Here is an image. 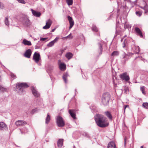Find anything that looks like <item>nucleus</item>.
Returning a JSON list of instances; mask_svg holds the SVG:
<instances>
[{
    "label": "nucleus",
    "instance_id": "19",
    "mask_svg": "<svg viewBox=\"0 0 148 148\" xmlns=\"http://www.w3.org/2000/svg\"><path fill=\"white\" fill-rule=\"evenodd\" d=\"M118 79L116 76H112V83L114 88L117 87V81Z\"/></svg>",
    "mask_w": 148,
    "mask_h": 148
},
{
    "label": "nucleus",
    "instance_id": "44",
    "mask_svg": "<svg viewBox=\"0 0 148 148\" xmlns=\"http://www.w3.org/2000/svg\"><path fill=\"white\" fill-rule=\"evenodd\" d=\"M10 76L14 78V79L16 78V75L13 73H11Z\"/></svg>",
    "mask_w": 148,
    "mask_h": 148
},
{
    "label": "nucleus",
    "instance_id": "41",
    "mask_svg": "<svg viewBox=\"0 0 148 148\" xmlns=\"http://www.w3.org/2000/svg\"><path fill=\"white\" fill-rule=\"evenodd\" d=\"M136 14L138 16H140L142 14V12L140 11H136Z\"/></svg>",
    "mask_w": 148,
    "mask_h": 148
},
{
    "label": "nucleus",
    "instance_id": "5",
    "mask_svg": "<svg viewBox=\"0 0 148 148\" xmlns=\"http://www.w3.org/2000/svg\"><path fill=\"white\" fill-rule=\"evenodd\" d=\"M56 123L58 127H63L64 126L65 122L63 118L60 116H57L56 119Z\"/></svg>",
    "mask_w": 148,
    "mask_h": 148
},
{
    "label": "nucleus",
    "instance_id": "30",
    "mask_svg": "<svg viewBox=\"0 0 148 148\" xmlns=\"http://www.w3.org/2000/svg\"><path fill=\"white\" fill-rule=\"evenodd\" d=\"M91 29L92 31L96 32H98L99 31L98 28L97 27L96 25L94 24H93L91 27Z\"/></svg>",
    "mask_w": 148,
    "mask_h": 148
},
{
    "label": "nucleus",
    "instance_id": "39",
    "mask_svg": "<svg viewBox=\"0 0 148 148\" xmlns=\"http://www.w3.org/2000/svg\"><path fill=\"white\" fill-rule=\"evenodd\" d=\"M143 106L145 108L148 109V103H144L143 104Z\"/></svg>",
    "mask_w": 148,
    "mask_h": 148
},
{
    "label": "nucleus",
    "instance_id": "7",
    "mask_svg": "<svg viewBox=\"0 0 148 148\" xmlns=\"http://www.w3.org/2000/svg\"><path fill=\"white\" fill-rule=\"evenodd\" d=\"M131 50L135 54H138L140 51V48L138 46H136L134 45H132L131 46Z\"/></svg>",
    "mask_w": 148,
    "mask_h": 148
},
{
    "label": "nucleus",
    "instance_id": "34",
    "mask_svg": "<svg viewBox=\"0 0 148 148\" xmlns=\"http://www.w3.org/2000/svg\"><path fill=\"white\" fill-rule=\"evenodd\" d=\"M99 49L100 50V52L99 53L100 54H101L103 52V45L101 43H98Z\"/></svg>",
    "mask_w": 148,
    "mask_h": 148
},
{
    "label": "nucleus",
    "instance_id": "35",
    "mask_svg": "<svg viewBox=\"0 0 148 148\" xmlns=\"http://www.w3.org/2000/svg\"><path fill=\"white\" fill-rule=\"evenodd\" d=\"M66 2L69 5H72L73 3V0H66Z\"/></svg>",
    "mask_w": 148,
    "mask_h": 148
},
{
    "label": "nucleus",
    "instance_id": "57",
    "mask_svg": "<svg viewBox=\"0 0 148 148\" xmlns=\"http://www.w3.org/2000/svg\"><path fill=\"white\" fill-rule=\"evenodd\" d=\"M127 37V35H125L124 36V37L123 38H125L126 37Z\"/></svg>",
    "mask_w": 148,
    "mask_h": 148
},
{
    "label": "nucleus",
    "instance_id": "59",
    "mask_svg": "<svg viewBox=\"0 0 148 148\" xmlns=\"http://www.w3.org/2000/svg\"><path fill=\"white\" fill-rule=\"evenodd\" d=\"M143 146H141L140 148H143Z\"/></svg>",
    "mask_w": 148,
    "mask_h": 148
},
{
    "label": "nucleus",
    "instance_id": "16",
    "mask_svg": "<svg viewBox=\"0 0 148 148\" xmlns=\"http://www.w3.org/2000/svg\"><path fill=\"white\" fill-rule=\"evenodd\" d=\"M67 18L70 24L69 29H70L72 28L74 25V22L72 18L69 16H67Z\"/></svg>",
    "mask_w": 148,
    "mask_h": 148
},
{
    "label": "nucleus",
    "instance_id": "12",
    "mask_svg": "<svg viewBox=\"0 0 148 148\" xmlns=\"http://www.w3.org/2000/svg\"><path fill=\"white\" fill-rule=\"evenodd\" d=\"M136 34L141 38H143V34L140 29L138 27H136L134 28Z\"/></svg>",
    "mask_w": 148,
    "mask_h": 148
},
{
    "label": "nucleus",
    "instance_id": "40",
    "mask_svg": "<svg viewBox=\"0 0 148 148\" xmlns=\"http://www.w3.org/2000/svg\"><path fill=\"white\" fill-rule=\"evenodd\" d=\"M140 90L142 92L143 94H145V88L144 87V86H142L140 87Z\"/></svg>",
    "mask_w": 148,
    "mask_h": 148
},
{
    "label": "nucleus",
    "instance_id": "31",
    "mask_svg": "<svg viewBox=\"0 0 148 148\" xmlns=\"http://www.w3.org/2000/svg\"><path fill=\"white\" fill-rule=\"evenodd\" d=\"M51 116L49 113H48L45 119V123L48 124L51 120Z\"/></svg>",
    "mask_w": 148,
    "mask_h": 148
},
{
    "label": "nucleus",
    "instance_id": "3",
    "mask_svg": "<svg viewBox=\"0 0 148 148\" xmlns=\"http://www.w3.org/2000/svg\"><path fill=\"white\" fill-rule=\"evenodd\" d=\"M29 87V85L26 83L18 82L16 84L14 88L18 93L21 94L23 92L24 89L27 88Z\"/></svg>",
    "mask_w": 148,
    "mask_h": 148
},
{
    "label": "nucleus",
    "instance_id": "25",
    "mask_svg": "<svg viewBox=\"0 0 148 148\" xmlns=\"http://www.w3.org/2000/svg\"><path fill=\"white\" fill-rule=\"evenodd\" d=\"M31 10L34 16L37 17H39L40 16L41 14L40 12L35 11L32 9H31Z\"/></svg>",
    "mask_w": 148,
    "mask_h": 148
},
{
    "label": "nucleus",
    "instance_id": "45",
    "mask_svg": "<svg viewBox=\"0 0 148 148\" xmlns=\"http://www.w3.org/2000/svg\"><path fill=\"white\" fill-rule=\"evenodd\" d=\"M83 135L84 136L87 137V138L89 137V134L87 133L84 132L83 134Z\"/></svg>",
    "mask_w": 148,
    "mask_h": 148
},
{
    "label": "nucleus",
    "instance_id": "28",
    "mask_svg": "<svg viewBox=\"0 0 148 148\" xmlns=\"http://www.w3.org/2000/svg\"><path fill=\"white\" fill-rule=\"evenodd\" d=\"M22 43L25 45L31 46L32 45V43L30 41H28L25 39H24L22 41Z\"/></svg>",
    "mask_w": 148,
    "mask_h": 148
},
{
    "label": "nucleus",
    "instance_id": "53",
    "mask_svg": "<svg viewBox=\"0 0 148 148\" xmlns=\"http://www.w3.org/2000/svg\"><path fill=\"white\" fill-rule=\"evenodd\" d=\"M142 8L144 10H146V7L145 6L143 8Z\"/></svg>",
    "mask_w": 148,
    "mask_h": 148
},
{
    "label": "nucleus",
    "instance_id": "24",
    "mask_svg": "<svg viewBox=\"0 0 148 148\" xmlns=\"http://www.w3.org/2000/svg\"><path fill=\"white\" fill-rule=\"evenodd\" d=\"M108 148H116V146L114 141H110L108 143Z\"/></svg>",
    "mask_w": 148,
    "mask_h": 148
},
{
    "label": "nucleus",
    "instance_id": "10",
    "mask_svg": "<svg viewBox=\"0 0 148 148\" xmlns=\"http://www.w3.org/2000/svg\"><path fill=\"white\" fill-rule=\"evenodd\" d=\"M23 24L25 27H29L31 25L30 20L27 18H25L23 20Z\"/></svg>",
    "mask_w": 148,
    "mask_h": 148
},
{
    "label": "nucleus",
    "instance_id": "60",
    "mask_svg": "<svg viewBox=\"0 0 148 148\" xmlns=\"http://www.w3.org/2000/svg\"><path fill=\"white\" fill-rule=\"evenodd\" d=\"M124 126H125V127H126V125H125V123H124Z\"/></svg>",
    "mask_w": 148,
    "mask_h": 148
},
{
    "label": "nucleus",
    "instance_id": "38",
    "mask_svg": "<svg viewBox=\"0 0 148 148\" xmlns=\"http://www.w3.org/2000/svg\"><path fill=\"white\" fill-rule=\"evenodd\" d=\"M7 90V89L1 86L0 85V91L2 92L6 91Z\"/></svg>",
    "mask_w": 148,
    "mask_h": 148
},
{
    "label": "nucleus",
    "instance_id": "51",
    "mask_svg": "<svg viewBox=\"0 0 148 148\" xmlns=\"http://www.w3.org/2000/svg\"><path fill=\"white\" fill-rule=\"evenodd\" d=\"M71 34H70L69 35H68V36H66V37H64V38H70V36H71Z\"/></svg>",
    "mask_w": 148,
    "mask_h": 148
},
{
    "label": "nucleus",
    "instance_id": "2",
    "mask_svg": "<svg viewBox=\"0 0 148 148\" xmlns=\"http://www.w3.org/2000/svg\"><path fill=\"white\" fill-rule=\"evenodd\" d=\"M111 99V95L109 92L104 93L101 97V103L104 106H108L109 105L110 101Z\"/></svg>",
    "mask_w": 148,
    "mask_h": 148
},
{
    "label": "nucleus",
    "instance_id": "8",
    "mask_svg": "<svg viewBox=\"0 0 148 148\" xmlns=\"http://www.w3.org/2000/svg\"><path fill=\"white\" fill-rule=\"evenodd\" d=\"M40 59V56L39 53H37L36 52L34 53L33 56V59L36 63H38Z\"/></svg>",
    "mask_w": 148,
    "mask_h": 148
},
{
    "label": "nucleus",
    "instance_id": "4",
    "mask_svg": "<svg viewBox=\"0 0 148 148\" xmlns=\"http://www.w3.org/2000/svg\"><path fill=\"white\" fill-rule=\"evenodd\" d=\"M123 24H120L119 21H116V31L114 38H115L118 35H121L122 32L125 30L123 28Z\"/></svg>",
    "mask_w": 148,
    "mask_h": 148
},
{
    "label": "nucleus",
    "instance_id": "52",
    "mask_svg": "<svg viewBox=\"0 0 148 148\" xmlns=\"http://www.w3.org/2000/svg\"><path fill=\"white\" fill-rule=\"evenodd\" d=\"M56 29V28H55L54 29H52L51 30V32H54V31Z\"/></svg>",
    "mask_w": 148,
    "mask_h": 148
},
{
    "label": "nucleus",
    "instance_id": "37",
    "mask_svg": "<svg viewBox=\"0 0 148 148\" xmlns=\"http://www.w3.org/2000/svg\"><path fill=\"white\" fill-rule=\"evenodd\" d=\"M124 90L125 93V94H127L128 93L129 91V87L125 86L124 87Z\"/></svg>",
    "mask_w": 148,
    "mask_h": 148
},
{
    "label": "nucleus",
    "instance_id": "43",
    "mask_svg": "<svg viewBox=\"0 0 148 148\" xmlns=\"http://www.w3.org/2000/svg\"><path fill=\"white\" fill-rule=\"evenodd\" d=\"M66 50V48H64V49H62L60 50V55H61Z\"/></svg>",
    "mask_w": 148,
    "mask_h": 148
},
{
    "label": "nucleus",
    "instance_id": "49",
    "mask_svg": "<svg viewBox=\"0 0 148 148\" xmlns=\"http://www.w3.org/2000/svg\"><path fill=\"white\" fill-rule=\"evenodd\" d=\"M127 107L129 108V106L128 105H124V112L125 111V110L126 108Z\"/></svg>",
    "mask_w": 148,
    "mask_h": 148
},
{
    "label": "nucleus",
    "instance_id": "27",
    "mask_svg": "<svg viewBox=\"0 0 148 148\" xmlns=\"http://www.w3.org/2000/svg\"><path fill=\"white\" fill-rule=\"evenodd\" d=\"M59 67L60 70L64 71L66 69V66L64 63H61L60 64Z\"/></svg>",
    "mask_w": 148,
    "mask_h": 148
},
{
    "label": "nucleus",
    "instance_id": "9",
    "mask_svg": "<svg viewBox=\"0 0 148 148\" xmlns=\"http://www.w3.org/2000/svg\"><path fill=\"white\" fill-rule=\"evenodd\" d=\"M27 124V122L23 120H18L15 122V125L18 127L24 126Z\"/></svg>",
    "mask_w": 148,
    "mask_h": 148
},
{
    "label": "nucleus",
    "instance_id": "26",
    "mask_svg": "<svg viewBox=\"0 0 148 148\" xmlns=\"http://www.w3.org/2000/svg\"><path fill=\"white\" fill-rule=\"evenodd\" d=\"M122 47L123 48H128V39H125L124 40L123 42L122 43Z\"/></svg>",
    "mask_w": 148,
    "mask_h": 148
},
{
    "label": "nucleus",
    "instance_id": "46",
    "mask_svg": "<svg viewBox=\"0 0 148 148\" xmlns=\"http://www.w3.org/2000/svg\"><path fill=\"white\" fill-rule=\"evenodd\" d=\"M4 8V6L3 4L0 2V9H3Z\"/></svg>",
    "mask_w": 148,
    "mask_h": 148
},
{
    "label": "nucleus",
    "instance_id": "18",
    "mask_svg": "<svg viewBox=\"0 0 148 148\" xmlns=\"http://www.w3.org/2000/svg\"><path fill=\"white\" fill-rule=\"evenodd\" d=\"M59 38V37H56L53 40L49 42L47 45V46L50 47L52 46L55 43L58 42Z\"/></svg>",
    "mask_w": 148,
    "mask_h": 148
},
{
    "label": "nucleus",
    "instance_id": "29",
    "mask_svg": "<svg viewBox=\"0 0 148 148\" xmlns=\"http://www.w3.org/2000/svg\"><path fill=\"white\" fill-rule=\"evenodd\" d=\"M7 127V125L3 122H0V130H3Z\"/></svg>",
    "mask_w": 148,
    "mask_h": 148
},
{
    "label": "nucleus",
    "instance_id": "54",
    "mask_svg": "<svg viewBox=\"0 0 148 148\" xmlns=\"http://www.w3.org/2000/svg\"><path fill=\"white\" fill-rule=\"evenodd\" d=\"M124 39V38H122L121 39V42H122L123 40V39Z\"/></svg>",
    "mask_w": 148,
    "mask_h": 148
},
{
    "label": "nucleus",
    "instance_id": "32",
    "mask_svg": "<svg viewBox=\"0 0 148 148\" xmlns=\"http://www.w3.org/2000/svg\"><path fill=\"white\" fill-rule=\"evenodd\" d=\"M73 56L72 53L71 52H68L66 55V57L69 60L72 58Z\"/></svg>",
    "mask_w": 148,
    "mask_h": 148
},
{
    "label": "nucleus",
    "instance_id": "14",
    "mask_svg": "<svg viewBox=\"0 0 148 148\" xmlns=\"http://www.w3.org/2000/svg\"><path fill=\"white\" fill-rule=\"evenodd\" d=\"M52 23V21L50 19H49L46 22L45 25L44 26L43 28L44 29H49L51 27Z\"/></svg>",
    "mask_w": 148,
    "mask_h": 148
},
{
    "label": "nucleus",
    "instance_id": "48",
    "mask_svg": "<svg viewBox=\"0 0 148 148\" xmlns=\"http://www.w3.org/2000/svg\"><path fill=\"white\" fill-rule=\"evenodd\" d=\"M47 38H40V40L41 41H44L46 40Z\"/></svg>",
    "mask_w": 148,
    "mask_h": 148
},
{
    "label": "nucleus",
    "instance_id": "63",
    "mask_svg": "<svg viewBox=\"0 0 148 148\" xmlns=\"http://www.w3.org/2000/svg\"><path fill=\"white\" fill-rule=\"evenodd\" d=\"M72 38H73V37H71V39H72Z\"/></svg>",
    "mask_w": 148,
    "mask_h": 148
},
{
    "label": "nucleus",
    "instance_id": "15",
    "mask_svg": "<svg viewBox=\"0 0 148 148\" xmlns=\"http://www.w3.org/2000/svg\"><path fill=\"white\" fill-rule=\"evenodd\" d=\"M123 19L124 20L125 22L123 23L121 20V23H122V24H123V25L124 29L125 30L127 28H130L131 27V26L130 25L127 23V20L125 19Z\"/></svg>",
    "mask_w": 148,
    "mask_h": 148
},
{
    "label": "nucleus",
    "instance_id": "55",
    "mask_svg": "<svg viewBox=\"0 0 148 148\" xmlns=\"http://www.w3.org/2000/svg\"><path fill=\"white\" fill-rule=\"evenodd\" d=\"M74 102L75 104V106H76V101H74Z\"/></svg>",
    "mask_w": 148,
    "mask_h": 148
},
{
    "label": "nucleus",
    "instance_id": "33",
    "mask_svg": "<svg viewBox=\"0 0 148 148\" xmlns=\"http://www.w3.org/2000/svg\"><path fill=\"white\" fill-rule=\"evenodd\" d=\"M119 54V51H114L111 53V55L113 56H118Z\"/></svg>",
    "mask_w": 148,
    "mask_h": 148
},
{
    "label": "nucleus",
    "instance_id": "20",
    "mask_svg": "<svg viewBox=\"0 0 148 148\" xmlns=\"http://www.w3.org/2000/svg\"><path fill=\"white\" fill-rule=\"evenodd\" d=\"M69 113L71 116V117L74 119H76V114L75 111L74 110H69Z\"/></svg>",
    "mask_w": 148,
    "mask_h": 148
},
{
    "label": "nucleus",
    "instance_id": "42",
    "mask_svg": "<svg viewBox=\"0 0 148 148\" xmlns=\"http://www.w3.org/2000/svg\"><path fill=\"white\" fill-rule=\"evenodd\" d=\"M18 2L20 3L25 4L26 3V2L24 0H16Z\"/></svg>",
    "mask_w": 148,
    "mask_h": 148
},
{
    "label": "nucleus",
    "instance_id": "36",
    "mask_svg": "<svg viewBox=\"0 0 148 148\" xmlns=\"http://www.w3.org/2000/svg\"><path fill=\"white\" fill-rule=\"evenodd\" d=\"M4 22L5 24L7 26H8L9 25V23L8 19V17H6L4 20Z\"/></svg>",
    "mask_w": 148,
    "mask_h": 148
},
{
    "label": "nucleus",
    "instance_id": "50",
    "mask_svg": "<svg viewBox=\"0 0 148 148\" xmlns=\"http://www.w3.org/2000/svg\"><path fill=\"white\" fill-rule=\"evenodd\" d=\"M36 111V109H33V110H32L31 111V113H34V112H35Z\"/></svg>",
    "mask_w": 148,
    "mask_h": 148
},
{
    "label": "nucleus",
    "instance_id": "56",
    "mask_svg": "<svg viewBox=\"0 0 148 148\" xmlns=\"http://www.w3.org/2000/svg\"><path fill=\"white\" fill-rule=\"evenodd\" d=\"M124 1H129L130 0H123Z\"/></svg>",
    "mask_w": 148,
    "mask_h": 148
},
{
    "label": "nucleus",
    "instance_id": "13",
    "mask_svg": "<svg viewBox=\"0 0 148 148\" xmlns=\"http://www.w3.org/2000/svg\"><path fill=\"white\" fill-rule=\"evenodd\" d=\"M32 53V51L30 49H28L26 50L24 54V56L27 58H30Z\"/></svg>",
    "mask_w": 148,
    "mask_h": 148
},
{
    "label": "nucleus",
    "instance_id": "6",
    "mask_svg": "<svg viewBox=\"0 0 148 148\" xmlns=\"http://www.w3.org/2000/svg\"><path fill=\"white\" fill-rule=\"evenodd\" d=\"M119 77L122 80H124L126 81H129L130 79L129 75L127 72H124L120 74Z\"/></svg>",
    "mask_w": 148,
    "mask_h": 148
},
{
    "label": "nucleus",
    "instance_id": "61",
    "mask_svg": "<svg viewBox=\"0 0 148 148\" xmlns=\"http://www.w3.org/2000/svg\"><path fill=\"white\" fill-rule=\"evenodd\" d=\"M73 148H75V145H74V146H73Z\"/></svg>",
    "mask_w": 148,
    "mask_h": 148
},
{
    "label": "nucleus",
    "instance_id": "1",
    "mask_svg": "<svg viewBox=\"0 0 148 148\" xmlns=\"http://www.w3.org/2000/svg\"><path fill=\"white\" fill-rule=\"evenodd\" d=\"M94 119L97 125L101 128L107 127L109 123L107 119L103 115L98 114L94 116Z\"/></svg>",
    "mask_w": 148,
    "mask_h": 148
},
{
    "label": "nucleus",
    "instance_id": "62",
    "mask_svg": "<svg viewBox=\"0 0 148 148\" xmlns=\"http://www.w3.org/2000/svg\"><path fill=\"white\" fill-rule=\"evenodd\" d=\"M72 102V101H71V102H70V104Z\"/></svg>",
    "mask_w": 148,
    "mask_h": 148
},
{
    "label": "nucleus",
    "instance_id": "17",
    "mask_svg": "<svg viewBox=\"0 0 148 148\" xmlns=\"http://www.w3.org/2000/svg\"><path fill=\"white\" fill-rule=\"evenodd\" d=\"M122 56L123 59L124 60H122V62L123 64H125L126 61H127L129 59V56L128 55L126 54L125 53Z\"/></svg>",
    "mask_w": 148,
    "mask_h": 148
},
{
    "label": "nucleus",
    "instance_id": "23",
    "mask_svg": "<svg viewBox=\"0 0 148 148\" xmlns=\"http://www.w3.org/2000/svg\"><path fill=\"white\" fill-rule=\"evenodd\" d=\"M63 139H59L57 141V145L58 147L61 148L63 145Z\"/></svg>",
    "mask_w": 148,
    "mask_h": 148
},
{
    "label": "nucleus",
    "instance_id": "21",
    "mask_svg": "<svg viewBox=\"0 0 148 148\" xmlns=\"http://www.w3.org/2000/svg\"><path fill=\"white\" fill-rule=\"evenodd\" d=\"M105 114L110 120L112 121V116L110 112L107 111L105 112Z\"/></svg>",
    "mask_w": 148,
    "mask_h": 148
},
{
    "label": "nucleus",
    "instance_id": "11",
    "mask_svg": "<svg viewBox=\"0 0 148 148\" xmlns=\"http://www.w3.org/2000/svg\"><path fill=\"white\" fill-rule=\"evenodd\" d=\"M31 90L32 92V94L35 97H38L40 96V94L38 93V91L34 86L31 87Z\"/></svg>",
    "mask_w": 148,
    "mask_h": 148
},
{
    "label": "nucleus",
    "instance_id": "47",
    "mask_svg": "<svg viewBox=\"0 0 148 148\" xmlns=\"http://www.w3.org/2000/svg\"><path fill=\"white\" fill-rule=\"evenodd\" d=\"M128 139L127 138V137L125 136L124 137V145L125 146L126 145V141Z\"/></svg>",
    "mask_w": 148,
    "mask_h": 148
},
{
    "label": "nucleus",
    "instance_id": "58",
    "mask_svg": "<svg viewBox=\"0 0 148 148\" xmlns=\"http://www.w3.org/2000/svg\"><path fill=\"white\" fill-rule=\"evenodd\" d=\"M148 12V11H147L146 10H145V13H147V12Z\"/></svg>",
    "mask_w": 148,
    "mask_h": 148
},
{
    "label": "nucleus",
    "instance_id": "22",
    "mask_svg": "<svg viewBox=\"0 0 148 148\" xmlns=\"http://www.w3.org/2000/svg\"><path fill=\"white\" fill-rule=\"evenodd\" d=\"M69 76V75L67 72L64 73L63 74L62 78L65 84L67 83V77Z\"/></svg>",
    "mask_w": 148,
    "mask_h": 148
}]
</instances>
